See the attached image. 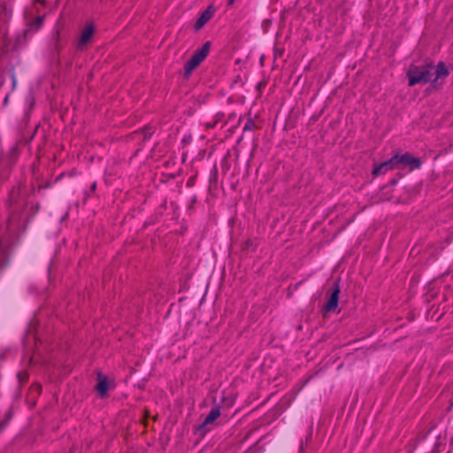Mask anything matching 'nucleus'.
Wrapping results in <instances>:
<instances>
[{"label":"nucleus","instance_id":"obj_1","mask_svg":"<svg viewBox=\"0 0 453 453\" xmlns=\"http://www.w3.org/2000/svg\"><path fill=\"white\" fill-rule=\"evenodd\" d=\"M6 204L9 211V227H19L27 205L26 197L21 195L20 187H14L10 190Z\"/></svg>","mask_w":453,"mask_h":453},{"label":"nucleus","instance_id":"obj_2","mask_svg":"<svg viewBox=\"0 0 453 453\" xmlns=\"http://www.w3.org/2000/svg\"><path fill=\"white\" fill-rule=\"evenodd\" d=\"M434 68V66L431 63L423 65L411 66L407 73L409 86L412 87L418 83L426 84L433 82Z\"/></svg>","mask_w":453,"mask_h":453},{"label":"nucleus","instance_id":"obj_3","mask_svg":"<svg viewBox=\"0 0 453 453\" xmlns=\"http://www.w3.org/2000/svg\"><path fill=\"white\" fill-rule=\"evenodd\" d=\"M211 42H206L203 45L194 51L190 58L184 65V77L188 78L192 72L206 58L211 50Z\"/></svg>","mask_w":453,"mask_h":453},{"label":"nucleus","instance_id":"obj_4","mask_svg":"<svg viewBox=\"0 0 453 453\" xmlns=\"http://www.w3.org/2000/svg\"><path fill=\"white\" fill-rule=\"evenodd\" d=\"M396 169L409 168L410 171L419 169L422 165V161L418 157H413L411 153L405 152L403 154L396 153L393 156Z\"/></svg>","mask_w":453,"mask_h":453},{"label":"nucleus","instance_id":"obj_5","mask_svg":"<svg viewBox=\"0 0 453 453\" xmlns=\"http://www.w3.org/2000/svg\"><path fill=\"white\" fill-rule=\"evenodd\" d=\"M95 34V26L92 22L86 23L81 35L78 39L76 48L78 50H83L92 42Z\"/></svg>","mask_w":453,"mask_h":453},{"label":"nucleus","instance_id":"obj_6","mask_svg":"<svg viewBox=\"0 0 453 453\" xmlns=\"http://www.w3.org/2000/svg\"><path fill=\"white\" fill-rule=\"evenodd\" d=\"M340 291V283L338 280L333 283L330 289L329 298L323 306V311L325 312H331L336 310V308L338 307Z\"/></svg>","mask_w":453,"mask_h":453},{"label":"nucleus","instance_id":"obj_7","mask_svg":"<svg viewBox=\"0 0 453 453\" xmlns=\"http://www.w3.org/2000/svg\"><path fill=\"white\" fill-rule=\"evenodd\" d=\"M395 169H396V167H395V161H394V158L392 156L389 159L380 163L378 165H375L372 170V174L373 177H376L379 175H383L386 173H388L389 171H393Z\"/></svg>","mask_w":453,"mask_h":453},{"label":"nucleus","instance_id":"obj_8","mask_svg":"<svg viewBox=\"0 0 453 453\" xmlns=\"http://www.w3.org/2000/svg\"><path fill=\"white\" fill-rule=\"evenodd\" d=\"M219 416H220L219 406H218V405L213 406L211 408V411L209 412V414L205 417L203 423L197 426L196 430L197 431L204 430V428L207 425L212 424Z\"/></svg>","mask_w":453,"mask_h":453},{"label":"nucleus","instance_id":"obj_9","mask_svg":"<svg viewBox=\"0 0 453 453\" xmlns=\"http://www.w3.org/2000/svg\"><path fill=\"white\" fill-rule=\"evenodd\" d=\"M214 13V9L210 5L196 19L194 28L195 30H200L211 18Z\"/></svg>","mask_w":453,"mask_h":453},{"label":"nucleus","instance_id":"obj_10","mask_svg":"<svg viewBox=\"0 0 453 453\" xmlns=\"http://www.w3.org/2000/svg\"><path fill=\"white\" fill-rule=\"evenodd\" d=\"M98 383L96 387L98 394L101 397H105L107 395V391L109 389V381L107 377L104 376L101 372L97 374Z\"/></svg>","mask_w":453,"mask_h":453},{"label":"nucleus","instance_id":"obj_11","mask_svg":"<svg viewBox=\"0 0 453 453\" xmlns=\"http://www.w3.org/2000/svg\"><path fill=\"white\" fill-rule=\"evenodd\" d=\"M434 69V75L435 74V77H433V82H435L438 79L447 78L449 74V70L443 61H440Z\"/></svg>","mask_w":453,"mask_h":453},{"label":"nucleus","instance_id":"obj_12","mask_svg":"<svg viewBox=\"0 0 453 453\" xmlns=\"http://www.w3.org/2000/svg\"><path fill=\"white\" fill-rule=\"evenodd\" d=\"M137 133L142 135V139L144 141L150 139V137L153 134V131L151 130L150 127H145L142 130L138 131Z\"/></svg>","mask_w":453,"mask_h":453},{"label":"nucleus","instance_id":"obj_13","mask_svg":"<svg viewBox=\"0 0 453 453\" xmlns=\"http://www.w3.org/2000/svg\"><path fill=\"white\" fill-rule=\"evenodd\" d=\"M257 246V243L256 241L254 240H247L245 241L244 244H243V248L247 250H251V251H254L256 250Z\"/></svg>","mask_w":453,"mask_h":453},{"label":"nucleus","instance_id":"obj_14","mask_svg":"<svg viewBox=\"0 0 453 453\" xmlns=\"http://www.w3.org/2000/svg\"><path fill=\"white\" fill-rule=\"evenodd\" d=\"M28 372L27 371H21L17 373V378L20 384L27 381L28 380Z\"/></svg>","mask_w":453,"mask_h":453},{"label":"nucleus","instance_id":"obj_15","mask_svg":"<svg viewBox=\"0 0 453 453\" xmlns=\"http://www.w3.org/2000/svg\"><path fill=\"white\" fill-rule=\"evenodd\" d=\"M255 127V122L251 118H249L243 127V132L251 131Z\"/></svg>","mask_w":453,"mask_h":453},{"label":"nucleus","instance_id":"obj_16","mask_svg":"<svg viewBox=\"0 0 453 453\" xmlns=\"http://www.w3.org/2000/svg\"><path fill=\"white\" fill-rule=\"evenodd\" d=\"M11 417H12V416H11V413H10V412H8V413L6 414L5 418H4V419H3V420H0V432H2V431L4 430V428L7 426V424H8L9 420L11 419Z\"/></svg>","mask_w":453,"mask_h":453},{"label":"nucleus","instance_id":"obj_17","mask_svg":"<svg viewBox=\"0 0 453 453\" xmlns=\"http://www.w3.org/2000/svg\"><path fill=\"white\" fill-rule=\"evenodd\" d=\"M30 391H31V394H33L34 392L36 393L37 395L41 394V392H42L41 384H37V383L33 384L30 387Z\"/></svg>","mask_w":453,"mask_h":453},{"label":"nucleus","instance_id":"obj_18","mask_svg":"<svg viewBox=\"0 0 453 453\" xmlns=\"http://www.w3.org/2000/svg\"><path fill=\"white\" fill-rule=\"evenodd\" d=\"M43 22V17H37L35 20V25L37 27H40L42 26Z\"/></svg>","mask_w":453,"mask_h":453},{"label":"nucleus","instance_id":"obj_19","mask_svg":"<svg viewBox=\"0 0 453 453\" xmlns=\"http://www.w3.org/2000/svg\"><path fill=\"white\" fill-rule=\"evenodd\" d=\"M50 188H51V183L50 182H46L45 184H42V185L39 186V189Z\"/></svg>","mask_w":453,"mask_h":453},{"label":"nucleus","instance_id":"obj_20","mask_svg":"<svg viewBox=\"0 0 453 453\" xmlns=\"http://www.w3.org/2000/svg\"><path fill=\"white\" fill-rule=\"evenodd\" d=\"M96 182H93L90 188L92 191H95L96 190Z\"/></svg>","mask_w":453,"mask_h":453},{"label":"nucleus","instance_id":"obj_21","mask_svg":"<svg viewBox=\"0 0 453 453\" xmlns=\"http://www.w3.org/2000/svg\"><path fill=\"white\" fill-rule=\"evenodd\" d=\"M234 2H235V0H228L227 1V5L231 6V5H233L234 4Z\"/></svg>","mask_w":453,"mask_h":453},{"label":"nucleus","instance_id":"obj_22","mask_svg":"<svg viewBox=\"0 0 453 453\" xmlns=\"http://www.w3.org/2000/svg\"><path fill=\"white\" fill-rule=\"evenodd\" d=\"M206 126H207L208 127H210V128H212V127H215V123H214V124H207Z\"/></svg>","mask_w":453,"mask_h":453},{"label":"nucleus","instance_id":"obj_23","mask_svg":"<svg viewBox=\"0 0 453 453\" xmlns=\"http://www.w3.org/2000/svg\"><path fill=\"white\" fill-rule=\"evenodd\" d=\"M39 209H40V204H39V203H37V204H36L35 212H37V211H39Z\"/></svg>","mask_w":453,"mask_h":453},{"label":"nucleus","instance_id":"obj_24","mask_svg":"<svg viewBox=\"0 0 453 453\" xmlns=\"http://www.w3.org/2000/svg\"><path fill=\"white\" fill-rule=\"evenodd\" d=\"M62 176H63V173H62V174H60V175L57 178V180H56L58 181V180H60V179L62 178Z\"/></svg>","mask_w":453,"mask_h":453},{"label":"nucleus","instance_id":"obj_25","mask_svg":"<svg viewBox=\"0 0 453 453\" xmlns=\"http://www.w3.org/2000/svg\"><path fill=\"white\" fill-rule=\"evenodd\" d=\"M391 183H392V184H395V183H396V180H393L391 181Z\"/></svg>","mask_w":453,"mask_h":453},{"label":"nucleus","instance_id":"obj_26","mask_svg":"<svg viewBox=\"0 0 453 453\" xmlns=\"http://www.w3.org/2000/svg\"><path fill=\"white\" fill-rule=\"evenodd\" d=\"M214 171H215V173H217V166L214 165Z\"/></svg>","mask_w":453,"mask_h":453}]
</instances>
